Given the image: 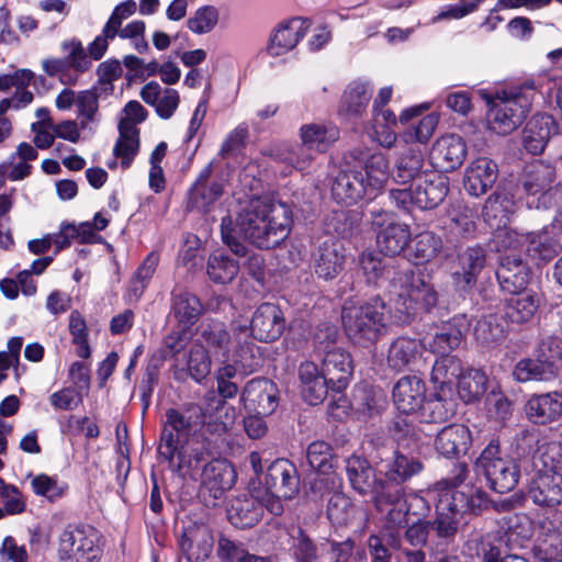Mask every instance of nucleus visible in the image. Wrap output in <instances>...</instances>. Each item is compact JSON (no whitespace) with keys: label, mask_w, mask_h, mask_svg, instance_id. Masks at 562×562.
Returning a JSON list of instances; mask_svg holds the SVG:
<instances>
[{"label":"nucleus","mask_w":562,"mask_h":562,"mask_svg":"<svg viewBox=\"0 0 562 562\" xmlns=\"http://www.w3.org/2000/svg\"><path fill=\"white\" fill-rule=\"evenodd\" d=\"M359 266L368 283L387 290L398 323H408L418 311L429 313L437 306L439 294L428 276L406 262L364 251L359 257Z\"/></svg>","instance_id":"1"},{"label":"nucleus","mask_w":562,"mask_h":562,"mask_svg":"<svg viewBox=\"0 0 562 562\" xmlns=\"http://www.w3.org/2000/svg\"><path fill=\"white\" fill-rule=\"evenodd\" d=\"M292 223V211L286 203L255 200L235 220L231 216L222 218L221 235L236 256L245 257L248 250L241 239L259 249H272L288 238Z\"/></svg>","instance_id":"2"},{"label":"nucleus","mask_w":562,"mask_h":562,"mask_svg":"<svg viewBox=\"0 0 562 562\" xmlns=\"http://www.w3.org/2000/svg\"><path fill=\"white\" fill-rule=\"evenodd\" d=\"M357 164L338 171L331 182V196L346 206L363 199H374L384 188L390 176L386 156L380 151L364 155L352 154Z\"/></svg>","instance_id":"3"},{"label":"nucleus","mask_w":562,"mask_h":562,"mask_svg":"<svg viewBox=\"0 0 562 562\" xmlns=\"http://www.w3.org/2000/svg\"><path fill=\"white\" fill-rule=\"evenodd\" d=\"M200 336L205 350L221 362H235L245 374L261 367L260 348L249 338L246 326H234L231 330L225 323L216 319L203 322Z\"/></svg>","instance_id":"4"},{"label":"nucleus","mask_w":562,"mask_h":562,"mask_svg":"<svg viewBox=\"0 0 562 562\" xmlns=\"http://www.w3.org/2000/svg\"><path fill=\"white\" fill-rule=\"evenodd\" d=\"M436 499V517L429 520L431 532L446 544L453 541L465 514L479 515L488 506L487 494L475 486L464 485L462 490L445 488Z\"/></svg>","instance_id":"5"},{"label":"nucleus","mask_w":562,"mask_h":562,"mask_svg":"<svg viewBox=\"0 0 562 562\" xmlns=\"http://www.w3.org/2000/svg\"><path fill=\"white\" fill-rule=\"evenodd\" d=\"M387 310L384 300L374 295L367 301H345L341 323L349 340L361 347L373 346L386 334Z\"/></svg>","instance_id":"6"},{"label":"nucleus","mask_w":562,"mask_h":562,"mask_svg":"<svg viewBox=\"0 0 562 562\" xmlns=\"http://www.w3.org/2000/svg\"><path fill=\"white\" fill-rule=\"evenodd\" d=\"M546 77L526 79L521 85L514 87L505 98L487 100L488 123L491 130L497 134H508L516 130L527 117L536 92H541Z\"/></svg>","instance_id":"7"},{"label":"nucleus","mask_w":562,"mask_h":562,"mask_svg":"<svg viewBox=\"0 0 562 562\" xmlns=\"http://www.w3.org/2000/svg\"><path fill=\"white\" fill-rule=\"evenodd\" d=\"M475 469L481 473L487 486L499 494L513 491L520 479V469L516 460L501 450L499 441L492 439L475 460Z\"/></svg>","instance_id":"8"},{"label":"nucleus","mask_w":562,"mask_h":562,"mask_svg":"<svg viewBox=\"0 0 562 562\" xmlns=\"http://www.w3.org/2000/svg\"><path fill=\"white\" fill-rule=\"evenodd\" d=\"M449 193V179L437 170L426 171L405 189H393L390 199L404 210L415 205L419 210L438 207Z\"/></svg>","instance_id":"9"},{"label":"nucleus","mask_w":562,"mask_h":562,"mask_svg":"<svg viewBox=\"0 0 562 562\" xmlns=\"http://www.w3.org/2000/svg\"><path fill=\"white\" fill-rule=\"evenodd\" d=\"M555 168L548 162L536 160L527 165L518 180L526 205L535 210H548L555 204L559 191Z\"/></svg>","instance_id":"10"},{"label":"nucleus","mask_w":562,"mask_h":562,"mask_svg":"<svg viewBox=\"0 0 562 562\" xmlns=\"http://www.w3.org/2000/svg\"><path fill=\"white\" fill-rule=\"evenodd\" d=\"M205 424V414L201 406L189 404L183 409L169 408L158 446L159 457L171 458L181 443L182 436L195 432Z\"/></svg>","instance_id":"11"},{"label":"nucleus","mask_w":562,"mask_h":562,"mask_svg":"<svg viewBox=\"0 0 562 562\" xmlns=\"http://www.w3.org/2000/svg\"><path fill=\"white\" fill-rule=\"evenodd\" d=\"M379 473L384 475V487L403 486L423 470V463L416 457L404 453L400 447L382 448L378 451Z\"/></svg>","instance_id":"12"},{"label":"nucleus","mask_w":562,"mask_h":562,"mask_svg":"<svg viewBox=\"0 0 562 562\" xmlns=\"http://www.w3.org/2000/svg\"><path fill=\"white\" fill-rule=\"evenodd\" d=\"M97 541L98 535L92 527L68 526L59 537V558H74L76 562H99L101 549Z\"/></svg>","instance_id":"13"},{"label":"nucleus","mask_w":562,"mask_h":562,"mask_svg":"<svg viewBox=\"0 0 562 562\" xmlns=\"http://www.w3.org/2000/svg\"><path fill=\"white\" fill-rule=\"evenodd\" d=\"M325 336L328 339L327 345L324 347V357L322 360L321 371L331 382V392L341 393L347 389L353 372L352 360L345 349L333 347L337 338V330L335 327L327 326Z\"/></svg>","instance_id":"14"},{"label":"nucleus","mask_w":562,"mask_h":562,"mask_svg":"<svg viewBox=\"0 0 562 562\" xmlns=\"http://www.w3.org/2000/svg\"><path fill=\"white\" fill-rule=\"evenodd\" d=\"M372 225L380 227L376 234V246L379 250L393 258L400 255L411 239L409 227L406 224L390 220L384 211H371Z\"/></svg>","instance_id":"15"},{"label":"nucleus","mask_w":562,"mask_h":562,"mask_svg":"<svg viewBox=\"0 0 562 562\" xmlns=\"http://www.w3.org/2000/svg\"><path fill=\"white\" fill-rule=\"evenodd\" d=\"M262 484L269 494L292 499L300 491V475L296 467L288 459H277L268 468Z\"/></svg>","instance_id":"16"},{"label":"nucleus","mask_w":562,"mask_h":562,"mask_svg":"<svg viewBox=\"0 0 562 562\" xmlns=\"http://www.w3.org/2000/svg\"><path fill=\"white\" fill-rule=\"evenodd\" d=\"M528 497L542 508L562 504V474L553 469L538 470L529 482Z\"/></svg>","instance_id":"17"},{"label":"nucleus","mask_w":562,"mask_h":562,"mask_svg":"<svg viewBox=\"0 0 562 562\" xmlns=\"http://www.w3.org/2000/svg\"><path fill=\"white\" fill-rule=\"evenodd\" d=\"M284 328L285 319L281 308L273 303H262L252 314L248 334L256 340L271 342L281 337Z\"/></svg>","instance_id":"18"},{"label":"nucleus","mask_w":562,"mask_h":562,"mask_svg":"<svg viewBox=\"0 0 562 562\" xmlns=\"http://www.w3.org/2000/svg\"><path fill=\"white\" fill-rule=\"evenodd\" d=\"M486 263V250L475 245L468 247L458 256V270L452 272V282L460 293H469Z\"/></svg>","instance_id":"19"},{"label":"nucleus","mask_w":562,"mask_h":562,"mask_svg":"<svg viewBox=\"0 0 562 562\" xmlns=\"http://www.w3.org/2000/svg\"><path fill=\"white\" fill-rule=\"evenodd\" d=\"M346 473L350 486L362 496H370L374 501L383 486L384 480L376 476L370 462L360 456H351L346 460Z\"/></svg>","instance_id":"20"},{"label":"nucleus","mask_w":562,"mask_h":562,"mask_svg":"<svg viewBox=\"0 0 562 562\" xmlns=\"http://www.w3.org/2000/svg\"><path fill=\"white\" fill-rule=\"evenodd\" d=\"M497 178L498 165L488 157H479L465 168L463 188L471 196L480 198L493 188Z\"/></svg>","instance_id":"21"},{"label":"nucleus","mask_w":562,"mask_h":562,"mask_svg":"<svg viewBox=\"0 0 562 562\" xmlns=\"http://www.w3.org/2000/svg\"><path fill=\"white\" fill-rule=\"evenodd\" d=\"M277 394V386L271 380L256 378L246 383L240 402L250 412L272 414L278 406Z\"/></svg>","instance_id":"22"},{"label":"nucleus","mask_w":562,"mask_h":562,"mask_svg":"<svg viewBox=\"0 0 562 562\" xmlns=\"http://www.w3.org/2000/svg\"><path fill=\"white\" fill-rule=\"evenodd\" d=\"M432 166L443 172H451L460 167L467 157V145L457 134L441 136L430 150Z\"/></svg>","instance_id":"23"},{"label":"nucleus","mask_w":562,"mask_h":562,"mask_svg":"<svg viewBox=\"0 0 562 562\" xmlns=\"http://www.w3.org/2000/svg\"><path fill=\"white\" fill-rule=\"evenodd\" d=\"M495 274L502 291L512 294L527 289L531 269L519 255L505 254L499 257Z\"/></svg>","instance_id":"24"},{"label":"nucleus","mask_w":562,"mask_h":562,"mask_svg":"<svg viewBox=\"0 0 562 562\" xmlns=\"http://www.w3.org/2000/svg\"><path fill=\"white\" fill-rule=\"evenodd\" d=\"M202 490L214 499H220L236 482L234 467L225 459H212L200 473Z\"/></svg>","instance_id":"25"},{"label":"nucleus","mask_w":562,"mask_h":562,"mask_svg":"<svg viewBox=\"0 0 562 562\" xmlns=\"http://www.w3.org/2000/svg\"><path fill=\"white\" fill-rule=\"evenodd\" d=\"M169 463L172 472L179 476L194 477L203 470V465L210 462V453L203 447H187L183 442L177 445V450L171 458L160 457Z\"/></svg>","instance_id":"26"},{"label":"nucleus","mask_w":562,"mask_h":562,"mask_svg":"<svg viewBox=\"0 0 562 562\" xmlns=\"http://www.w3.org/2000/svg\"><path fill=\"white\" fill-rule=\"evenodd\" d=\"M301 394L310 405L321 404L331 391V382L312 361L301 363L299 368Z\"/></svg>","instance_id":"27"},{"label":"nucleus","mask_w":562,"mask_h":562,"mask_svg":"<svg viewBox=\"0 0 562 562\" xmlns=\"http://www.w3.org/2000/svg\"><path fill=\"white\" fill-rule=\"evenodd\" d=\"M310 25V20L302 18L282 22L269 41L268 53L271 56H281L290 52L305 36Z\"/></svg>","instance_id":"28"},{"label":"nucleus","mask_w":562,"mask_h":562,"mask_svg":"<svg viewBox=\"0 0 562 562\" xmlns=\"http://www.w3.org/2000/svg\"><path fill=\"white\" fill-rule=\"evenodd\" d=\"M471 443L470 429L463 424H451L437 434L435 449L445 458H458L469 451Z\"/></svg>","instance_id":"29"},{"label":"nucleus","mask_w":562,"mask_h":562,"mask_svg":"<svg viewBox=\"0 0 562 562\" xmlns=\"http://www.w3.org/2000/svg\"><path fill=\"white\" fill-rule=\"evenodd\" d=\"M426 386L416 375L401 378L393 387V402L403 414H411L420 409L425 401Z\"/></svg>","instance_id":"30"},{"label":"nucleus","mask_w":562,"mask_h":562,"mask_svg":"<svg viewBox=\"0 0 562 562\" xmlns=\"http://www.w3.org/2000/svg\"><path fill=\"white\" fill-rule=\"evenodd\" d=\"M404 494V486L398 485L380 491L373 503L378 512H385L383 525L403 529L407 526L408 513L405 510V503H403Z\"/></svg>","instance_id":"31"},{"label":"nucleus","mask_w":562,"mask_h":562,"mask_svg":"<svg viewBox=\"0 0 562 562\" xmlns=\"http://www.w3.org/2000/svg\"><path fill=\"white\" fill-rule=\"evenodd\" d=\"M528 419L537 425H546L557 420L562 414V394L548 392L533 394L525 405Z\"/></svg>","instance_id":"32"},{"label":"nucleus","mask_w":562,"mask_h":562,"mask_svg":"<svg viewBox=\"0 0 562 562\" xmlns=\"http://www.w3.org/2000/svg\"><path fill=\"white\" fill-rule=\"evenodd\" d=\"M540 306V297L531 289H525L512 293L504 303V315L512 324L529 323Z\"/></svg>","instance_id":"33"},{"label":"nucleus","mask_w":562,"mask_h":562,"mask_svg":"<svg viewBox=\"0 0 562 562\" xmlns=\"http://www.w3.org/2000/svg\"><path fill=\"white\" fill-rule=\"evenodd\" d=\"M557 125L549 114L533 115L524 130L522 143L526 150L532 155L541 154L551 135L557 133Z\"/></svg>","instance_id":"34"},{"label":"nucleus","mask_w":562,"mask_h":562,"mask_svg":"<svg viewBox=\"0 0 562 562\" xmlns=\"http://www.w3.org/2000/svg\"><path fill=\"white\" fill-rule=\"evenodd\" d=\"M425 158L419 145L406 146L395 160L393 179L401 184L414 183L427 170L424 169Z\"/></svg>","instance_id":"35"},{"label":"nucleus","mask_w":562,"mask_h":562,"mask_svg":"<svg viewBox=\"0 0 562 562\" xmlns=\"http://www.w3.org/2000/svg\"><path fill=\"white\" fill-rule=\"evenodd\" d=\"M424 348L423 340L406 336L397 337L389 347L387 366L395 371L411 368L418 361Z\"/></svg>","instance_id":"36"},{"label":"nucleus","mask_w":562,"mask_h":562,"mask_svg":"<svg viewBox=\"0 0 562 562\" xmlns=\"http://www.w3.org/2000/svg\"><path fill=\"white\" fill-rule=\"evenodd\" d=\"M462 337V330L453 319L437 327L434 334L424 337L423 342L430 352L451 357L450 353L460 346Z\"/></svg>","instance_id":"37"},{"label":"nucleus","mask_w":562,"mask_h":562,"mask_svg":"<svg viewBox=\"0 0 562 562\" xmlns=\"http://www.w3.org/2000/svg\"><path fill=\"white\" fill-rule=\"evenodd\" d=\"M345 256L335 243L324 241L313 254V267L318 278L328 281L337 278L344 269Z\"/></svg>","instance_id":"38"},{"label":"nucleus","mask_w":562,"mask_h":562,"mask_svg":"<svg viewBox=\"0 0 562 562\" xmlns=\"http://www.w3.org/2000/svg\"><path fill=\"white\" fill-rule=\"evenodd\" d=\"M515 211L513 198L505 191H495L486 199L482 217L492 228L505 227Z\"/></svg>","instance_id":"39"},{"label":"nucleus","mask_w":562,"mask_h":562,"mask_svg":"<svg viewBox=\"0 0 562 562\" xmlns=\"http://www.w3.org/2000/svg\"><path fill=\"white\" fill-rule=\"evenodd\" d=\"M119 137L113 147V155L121 159L123 169L131 167L139 150V130L130 120L119 123Z\"/></svg>","instance_id":"40"},{"label":"nucleus","mask_w":562,"mask_h":562,"mask_svg":"<svg viewBox=\"0 0 562 562\" xmlns=\"http://www.w3.org/2000/svg\"><path fill=\"white\" fill-rule=\"evenodd\" d=\"M462 368L456 357H439L432 364L430 382L436 392L454 394Z\"/></svg>","instance_id":"41"},{"label":"nucleus","mask_w":562,"mask_h":562,"mask_svg":"<svg viewBox=\"0 0 562 562\" xmlns=\"http://www.w3.org/2000/svg\"><path fill=\"white\" fill-rule=\"evenodd\" d=\"M263 505L251 496L235 498L227 510L228 520L239 529L255 526L261 518Z\"/></svg>","instance_id":"42"},{"label":"nucleus","mask_w":562,"mask_h":562,"mask_svg":"<svg viewBox=\"0 0 562 562\" xmlns=\"http://www.w3.org/2000/svg\"><path fill=\"white\" fill-rule=\"evenodd\" d=\"M202 304L199 297L184 290H173L171 293V311L183 327L195 324L202 314Z\"/></svg>","instance_id":"43"},{"label":"nucleus","mask_w":562,"mask_h":562,"mask_svg":"<svg viewBox=\"0 0 562 562\" xmlns=\"http://www.w3.org/2000/svg\"><path fill=\"white\" fill-rule=\"evenodd\" d=\"M300 136L303 144L321 154L339 138V131L334 125L311 123L301 126Z\"/></svg>","instance_id":"44"},{"label":"nucleus","mask_w":562,"mask_h":562,"mask_svg":"<svg viewBox=\"0 0 562 562\" xmlns=\"http://www.w3.org/2000/svg\"><path fill=\"white\" fill-rule=\"evenodd\" d=\"M371 97L372 88L368 82H351L344 92L340 113L350 117L360 116L366 111Z\"/></svg>","instance_id":"45"},{"label":"nucleus","mask_w":562,"mask_h":562,"mask_svg":"<svg viewBox=\"0 0 562 562\" xmlns=\"http://www.w3.org/2000/svg\"><path fill=\"white\" fill-rule=\"evenodd\" d=\"M238 272V261L224 250H215L209 256L206 273L214 283H231L237 277Z\"/></svg>","instance_id":"46"},{"label":"nucleus","mask_w":562,"mask_h":562,"mask_svg":"<svg viewBox=\"0 0 562 562\" xmlns=\"http://www.w3.org/2000/svg\"><path fill=\"white\" fill-rule=\"evenodd\" d=\"M420 409L425 423H445L456 412L453 394L435 391L428 401H424Z\"/></svg>","instance_id":"47"},{"label":"nucleus","mask_w":562,"mask_h":562,"mask_svg":"<svg viewBox=\"0 0 562 562\" xmlns=\"http://www.w3.org/2000/svg\"><path fill=\"white\" fill-rule=\"evenodd\" d=\"M528 255L539 261L548 262L552 260L560 250L559 241L547 231H538L526 234Z\"/></svg>","instance_id":"48"},{"label":"nucleus","mask_w":562,"mask_h":562,"mask_svg":"<svg viewBox=\"0 0 562 562\" xmlns=\"http://www.w3.org/2000/svg\"><path fill=\"white\" fill-rule=\"evenodd\" d=\"M158 261V255L150 252L137 268L126 292L128 302H137L140 299L157 269Z\"/></svg>","instance_id":"49"},{"label":"nucleus","mask_w":562,"mask_h":562,"mask_svg":"<svg viewBox=\"0 0 562 562\" xmlns=\"http://www.w3.org/2000/svg\"><path fill=\"white\" fill-rule=\"evenodd\" d=\"M224 192V183L220 180L211 183H193L189 191V205L191 209L207 212Z\"/></svg>","instance_id":"50"},{"label":"nucleus","mask_w":562,"mask_h":562,"mask_svg":"<svg viewBox=\"0 0 562 562\" xmlns=\"http://www.w3.org/2000/svg\"><path fill=\"white\" fill-rule=\"evenodd\" d=\"M474 336L477 342L490 348L502 342L506 336V331L498 316L488 314L476 322Z\"/></svg>","instance_id":"51"},{"label":"nucleus","mask_w":562,"mask_h":562,"mask_svg":"<svg viewBox=\"0 0 562 562\" xmlns=\"http://www.w3.org/2000/svg\"><path fill=\"white\" fill-rule=\"evenodd\" d=\"M487 376L479 369H470L458 379V392L465 402H473L486 392Z\"/></svg>","instance_id":"52"},{"label":"nucleus","mask_w":562,"mask_h":562,"mask_svg":"<svg viewBox=\"0 0 562 562\" xmlns=\"http://www.w3.org/2000/svg\"><path fill=\"white\" fill-rule=\"evenodd\" d=\"M553 373L549 366L544 364L537 357L535 359L525 358L519 360L513 370V376L518 382L547 380Z\"/></svg>","instance_id":"53"},{"label":"nucleus","mask_w":562,"mask_h":562,"mask_svg":"<svg viewBox=\"0 0 562 562\" xmlns=\"http://www.w3.org/2000/svg\"><path fill=\"white\" fill-rule=\"evenodd\" d=\"M315 155L316 153L303 143L284 147L276 153V157L280 161L288 164L299 171L307 170L315 159Z\"/></svg>","instance_id":"54"},{"label":"nucleus","mask_w":562,"mask_h":562,"mask_svg":"<svg viewBox=\"0 0 562 562\" xmlns=\"http://www.w3.org/2000/svg\"><path fill=\"white\" fill-rule=\"evenodd\" d=\"M535 356L554 372L555 363L562 360V339L555 335H541L535 348Z\"/></svg>","instance_id":"55"},{"label":"nucleus","mask_w":562,"mask_h":562,"mask_svg":"<svg viewBox=\"0 0 562 562\" xmlns=\"http://www.w3.org/2000/svg\"><path fill=\"white\" fill-rule=\"evenodd\" d=\"M442 247L440 237L431 232L418 234L413 245V258L416 265L428 262L439 254Z\"/></svg>","instance_id":"56"},{"label":"nucleus","mask_w":562,"mask_h":562,"mask_svg":"<svg viewBox=\"0 0 562 562\" xmlns=\"http://www.w3.org/2000/svg\"><path fill=\"white\" fill-rule=\"evenodd\" d=\"M333 448L329 443L317 440L308 445L306 459L312 469L322 474H327L333 469Z\"/></svg>","instance_id":"57"},{"label":"nucleus","mask_w":562,"mask_h":562,"mask_svg":"<svg viewBox=\"0 0 562 562\" xmlns=\"http://www.w3.org/2000/svg\"><path fill=\"white\" fill-rule=\"evenodd\" d=\"M526 235L505 227L495 228V233L488 241L491 251L506 252L522 247Z\"/></svg>","instance_id":"58"},{"label":"nucleus","mask_w":562,"mask_h":562,"mask_svg":"<svg viewBox=\"0 0 562 562\" xmlns=\"http://www.w3.org/2000/svg\"><path fill=\"white\" fill-rule=\"evenodd\" d=\"M291 538L293 540L292 550L295 562H316V547L302 528L293 529Z\"/></svg>","instance_id":"59"},{"label":"nucleus","mask_w":562,"mask_h":562,"mask_svg":"<svg viewBox=\"0 0 562 562\" xmlns=\"http://www.w3.org/2000/svg\"><path fill=\"white\" fill-rule=\"evenodd\" d=\"M180 546L188 562H204L212 552L213 540L210 536L204 535L194 541L184 538L181 540Z\"/></svg>","instance_id":"60"},{"label":"nucleus","mask_w":562,"mask_h":562,"mask_svg":"<svg viewBox=\"0 0 562 562\" xmlns=\"http://www.w3.org/2000/svg\"><path fill=\"white\" fill-rule=\"evenodd\" d=\"M210 353L202 347L192 348L188 357V371L190 376L196 381L202 382L211 372Z\"/></svg>","instance_id":"61"},{"label":"nucleus","mask_w":562,"mask_h":562,"mask_svg":"<svg viewBox=\"0 0 562 562\" xmlns=\"http://www.w3.org/2000/svg\"><path fill=\"white\" fill-rule=\"evenodd\" d=\"M218 12L212 5L199 8L193 16L187 21L188 29L195 34L211 32L217 24Z\"/></svg>","instance_id":"62"},{"label":"nucleus","mask_w":562,"mask_h":562,"mask_svg":"<svg viewBox=\"0 0 562 562\" xmlns=\"http://www.w3.org/2000/svg\"><path fill=\"white\" fill-rule=\"evenodd\" d=\"M49 401L55 409L74 411L82 404L83 396L80 390L68 386L54 392L49 396Z\"/></svg>","instance_id":"63"},{"label":"nucleus","mask_w":562,"mask_h":562,"mask_svg":"<svg viewBox=\"0 0 562 562\" xmlns=\"http://www.w3.org/2000/svg\"><path fill=\"white\" fill-rule=\"evenodd\" d=\"M247 549L239 540L231 539L224 535L217 541V557L222 562H240Z\"/></svg>","instance_id":"64"}]
</instances>
